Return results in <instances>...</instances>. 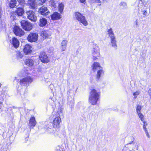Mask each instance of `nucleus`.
I'll use <instances>...</instances> for the list:
<instances>
[{
    "label": "nucleus",
    "instance_id": "nucleus-1",
    "mask_svg": "<svg viewBox=\"0 0 151 151\" xmlns=\"http://www.w3.org/2000/svg\"><path fill=\"white\" fill-rule=\"evenodd\" d=\"M100 93L99 91L94 89H92L89 96V102L91 105H96L100 98Z\"/></svg>",
    "mask_w": 151,
    "mask_h": 151
},
{
    "label": "nucleus",
    "instance_id": "nucleus-2",
    "mask_svg": "<svg viewBox=\"0 0 151 151\" xmlns=\"http://www.w3.org/2000/svg\"><path fill=\"white\" fill-rule=\"evenodd\" d=\"M20 23L22 27L25 30L29 31L32 29V25L31 23L24 20H22Z\"/></svg>",
    "mask_w": 151,
    "mask_h": 151
},
{
    "label": "nucleus",
    "instance_id": "nucleus-3",
    "mask_svg": "<svg viewBox=\"0 0 151 151\" xmlns=\"http://www.w3.org/2000/svg\"><path fill=\"white\" fill-rule=\"evenodd\" d=\"M76 19L84 26H86L88 25V22L86 20L85 17L80 13L76 12Z\"/></svg>",
    "mask_w": 151,
    "mask_h": 151
},
{
    "label": "nucleus",
    "instance_id": "nucleus-4",
    "mask_svg": "<svg viewBox=\"0 0 151 151\" xmlns=\"http://www.w3.org/2000/svg\"><path fill=\"white\" fill-rule=\"evenodd\" d=\"M26 14L29 19L34 22L36 21L37 17L35 15V13L33 11L29 10L27 12Z\"/></svg>",
    "mask_w": 151,
    "mask_h": 151
},
{
    "label": "nucleus",
    "instance_id": "nucleus-5",
    "mask_svg": "<svg viewBox=\"0 0 151 151\" xmlns=\"http://www.w3.org/2000/svg\"><path fill=\"white\" fill-rule=\"evenodd\" d=\"M38 35L37 33H31L28 35L27 40L30 42L37 41L38 39Z\"/></svg>",
    "mask_w": 151,
    "mask_h": 151
},
{
    "label": "nucleus",
    "instance_id": "nucleus-6",
    "mask_svg": "<svg viewBox=\"0 0 151 151\" xmlns=\"http://www.w3.org/2000/svg\"><path fill=\"white\" fill-rule=\"evenodd\" d=\"M23 9L21 8H18L14 12H13L11 15V18L12 19L14 20L15 19V17L14 15L17 14L18 16H21L24 13Z\"/></svg>",
    "mask_w": 151,
    "mask_h": 151
},
{
    "label": "nucleus",
    "instance_id": "nucleus-7",
    "mask_svg": "<svg viewBox=\"0 0 151 151\" xmlns=\"http://www.w3.org/2000/svg\"><path fill=\"white\" fill-rule=\"evenodd\" d=\"M13 32L16 35L19 37L23 36L24 34V31L18 26H15L14 27Z\"/></svg>",
    "mask_w": 151,
    "mask_h": 151
},
{
    "label": "nucleus",
    "instance_id": "nucleus-8",
    "mask_svg": "<svg viewBox=\"0 0 151 151\" xmlns=\"http://www.w3.org/2000/svg\"><path fill=\"white\" fill-rule=\"evenodd\" d=\"M40 58L41 62L44 63H47L49 62V59L45 52H41L40 55Z\"/></svg>",
    "mask_w": 151,
    "mask_h": 151
},
{
    "label": "nucleus",
    "instance_id": "nucleus-9",
    "mask_svg": "<svg viewBox=\"0 0 151 151\" xmlns=\"http://www.w3.org/2000/svg\"><path fill=\"white\" fill-rule=\"evenodd\" d=\"M25 63L26 65L29 67H32L36 64V62L35 59L31 58H28L26 59Z\"/></svg>",
    "mask_w": 151,
    "mask_h": 151
},
{
    "label": "nucleus",
    "instance_id": "nucleus-10",
    "mask_svg": "<svg viewBox=\"0 0 151 151\" xmlns=\"http://www.w3.org/2000/svg\"><path fill=\"white\" fill-rule=\"evenodd\" d=\"M33 81V79L30 77H27L20 80L21 84L24 85L31 83Z\"/></svg>",
    "mask_w": 151,
    "mask_h": 151
},
{
    "label": "nucleus",
    "instance_id": "nucleus-11",
    "mask_svg": "<svg viewBox=\"0 0 151 151\" xmlns=\"http://www.w3.org/2000/svg\"><path fill=\"white\" fill-rule=\"evenodd\" d=\"M39 12L41 15L45 16L47 15L50 13L47 8L44 6H42L39 9Z\"/></svg>",
    "mask_w": 151,
    "mask_h": 151
},
{
    "label": "nucleus",
    "instance_id": "nucleus-12",
    "mask_svg": "<svg viewBox=\"0 0 151 151\" xmlns=\"http://www.w3.org/2000/svg\"><path fill=\"white\" fill-rule=\"evenodd\" d=\"M32 50V46L28 44H27L24 46L23 51L25 55H28L31 53Z\"/></svg>",
    "mask_w": 151,
    "mask_h": 151
},
{
    "label": "nucleus",
    "instance_id": "nucleus-13",
    "mask_svg": "<svg viewBox=\"0 0 151 151\" xmlns=\"http://www.w3.org/2000/svg\"><path fill=\"white\" fill-rule=\"evenodd\" d=\"M92 55L93 56V59L95 60L97 58V57L99 56L100 53L99 52V48L98 47L94 48L92 50Z\"/></svg>",
    "mask_w": 151,
    "mask_h": 151
},
{
    "label": "nucleus",
    "instance_id": "nucleus-14",
    "mask_svg": "<svg viewBox=\"0 0 151 151\" xmlns=\"http://www.w3.org/2000/svg\"><path fill=\"white\" fill-rule=\"evenodd\" d=\"M27 4L30 8L35 9L37 6L38 4L36 0H28Z\"/></svg>",
    "mask_w": 151,
    "mask_h": 151
},
{
    "label": "nucleus",
    "instance_id": "nucleus-15",
    "mask_svg": "<svg viewBox=\"0 0 151 151\" xmlns=\"http://www.w3.org/2000/svg\"><path fill=\"white\" fill-rule=\"evenodd\" d=\"M141 109L142 107L141 106L138 105L136 108V111L137 115L141 120V121H143L144 116L141 112Z\"/></svg>",
    "mask_w": 151,
    "mask_h": 151
},
{
    "label": "nucleus",
    "instance_id": "nucleus-16",
    "mask_svg": "<svg viewBox=\"0 0 151 151\" xmlns=\"http://www.w3.org/2000/svg\"><path fill=\"white\" fill-rule=\"evenodd\" d=\"M61 122V118L60 117H57L54 119L53 126L54 128L58 127Z\"/></svg>",
    "mask_w": 151,
    "mask_h": 151
},
{
    "label": "nucleus",
    "instance_id": "nucleus-17",
    "mask_svg": "<svg viewBox=\"0 0 151 151\" xmlns=\"http://www.w3.org/2000/svg\"><path fill=\"white\" fill-rule=\"evenodd\" d=\"M61 15L58 12H54L51 16V19L53 20H57L61 18Z\"/></svg>",
    "mask_w": 151,
    "mask_h": 151
},
{
    "label": "nucleus",
    "instance_id": "nucleus-18",
    "mask_svg": "<svg viewBox=\"0 0 151 151\" xmlns=\"http://www.w3.org/2000/svg\"><path fill=\"white\" fill-rule=\"evenodd\" d=\"M11 43L15 48H17L19 46V41L16 38H12L11 41Z\"/></svg>",
    "mask_w": 151,
    "mask_h": 151
},
{
    "label": "nucleus",
    "instance_id": "nucleus-19",
    "mask_svg": "<svg viewBox=\"0 0 151 151\" xmlns=\"http://www.w3.org/2000/svg\"><path fill=\"white\" fill-rule=\"evenodd\" d=\"M92 69L93 71H95L101 68L99 63L97 62H94L92 65Z\"/></svg>",
    "mask_w": 151,
    "mask_h": 151
},
{
    "label": "nucleus",
    "instance_id": "nucleus-20",
    "mask_svg": "<svg viewBox=\"0 0 151 151\" xmlns=\"http://www.w3.org/2000/svg\"><path fill=\"white\" fill-rule=\"evenodd\" d=\"M36 124V122L35 118L33 116L31 117L29 120V126L31 127H33L35 126Z\"/></svg>",
    "mask_w": 151,
    "mask_h": 151
},
{
    "label": "nucleus",
    "instance_id": "nucleus-21",
    "mask_svg": "<svg viewBox=\"0 0 151 151\" xmlns=\"http://www.w3.org/2000/svg\"><path fill=\"white\" fill-rule=\"evenodd\" d=\"M64 7V4L63 2H59L58 6V11L62 13L63 11Z\"/></svg>",
    "mask_w": 151,
    "mask_h": 151
},
{
    "label": "nucleus",
    "instance_id": "nucleus-22",
    "mask_svg": "<svg viewBox=\"0 0 151 151\" xmlns=\"http://www.w3.org/2000/svg\"><path fill=\"white\" fill-rule=\"evenodd\" d=\"M68 41L67 40H64L62 41L61 43V49L63 51H65L66 48Z\"/></svg>",
    "mask_w": 151,
    "mask_h": 151
},
{
    "label": "nucleus",
    "instance_id": "nucleus-23",
    "mask_svg": "<svg viewBox=\"0 0 151 151\" xmlns=\"http://www.w3.org/2000/svg\"><path fill=\"white\" fill-rule=\"evenodd\" d=\"M47 23V19L45 18L40 19L39 20V25L41 27H43L45 26Z\"/></svg>",
    "mask_w": 151,
    "mask_h": 151
},
{
    "label": "nucleus",
    "instance_id": "nucleus-24",
    "mask_svg": "<svg viewBox=\"0 0 151 151\" xmlns=\"http://www.w3.org/2000/svg\"><path fill=\"white\" fill-rule=\"evenodd\" d=\"M104 73V71L102 69V68L97 71L96 74V79L97 80H98L99 79L101 76H102Z\"/></svg>",
    "mask_w": 151,
    "mask_h": 151
},
{
    "label": "nucleus",
    "instance_id": "nucleus-25",
    "mask_svg": "<svg viewBox=\"0 0 151 151\" xmlns=\"http://www.w3.org/2000/svg\"><path fill=\"white\" fill-rule=\"evenodd\" d=\"M50 34L47 31H44L42 32L41 35L43 38H46L50 36Z\"/></svg>",
    "mask_w": 151,
    "mask_h": 151
},
{
    "label": "nucleus",
    "instance_id": "nucleus-26",
    "mask_svg": "<svg viewBox=\"0 0 151 151\" xmlns=\"http://www.w3.org/2000/svg\"><path fill=\"white\" fill-rule=\"evenodd\" d=\"M17 2L15 0H11L9 6L13 8L16 6Z\"/></svg>",
    "mask_w": 151,
    "mask_h": 151
},
{
    "label": "nucleus",
    "instance_id": "nucleus-27",
    "mask_svg": "<svg viewBox=\"0 0 151 151\" xmlns=\"http://www.w3.org/2000/svg\"><path fill=\"white\" fill-rule=\"evenodd\" d=\"M111 43L112 47L116 48L117 47L116 42L115 39H112L111 40Z\"/></svg>",
    "mask_w": 151,
    "mask_h": 151
},
{
    "label": "nucleus",
    "instance_id": "nucleus-28",
    "mask_svg": "<svg viewBox=\"0 0 151 151\" xmlns=\"http://www.w3.org/2000/svg\"><path fill=\"white\" fill-rule=\"evenodd\" d=\"M120 8L121 9H125L127 8V4L124 2H121L120 4Z\"/></svg>",
    "mask_w": 151,
    "mask_h": 151
},
{
    "label": "nucleus",
    "instance_id": "nucleus-29",
    "mask_svg": "<svg viewBox=\"0 0 151 151\" xmlns=\"http://www.w3.org/2000/svg\"><path fill=\"white\" fill-rule=\"evenodd\" d=\"M50 3L52 7L54 8H56L57 6V2L55 1L54 0H51L50 2Z\"/></svg>",
    "mask_w": 151,
    "mask_h": 151
},
{
    "label": "nucleus",
    "instance_id": "nucleus-30",
    "mask_svg": "<svg viewBox=\"0 0 151 151\" xmlns=\"http://www.w3.org/2000/svg\"><path fill=\"white\" fill-rule=\"evenodd\" d=\"M18 60L22 59L23 57V55L21 52H17L16 54Z\"/></svg>",
    "mask_w": 151,
    "mask_h": 151
},
{
    "label": "nucleus",
    "instance_id": "nucleus-31",
    "mask_svg": "<svg viewBox=\"0 0 151 151\" xmlns=\"http://www.w3.org/2000/svg\"><path fill=\"white\" fill-rule=\"evenodd\" d=\"M138 9H140L143 7L144 6L143 4L142 1H139V2L138 5Z\"/></svg>",
    "mask_w": 151,
    "mask_h": 151
},
{
    "label": "nucleus",
    "instance_id": "nucleus-32",
    "mask_svg": "<svg viewBox=\"0 0 151 151\" xmlns=\"http://www.w3.org/2000/svg\"><path fill=\"white\" fill-rule=\"evenodd\" d=\"M140 91H136L134 92L133 93V96H134V98L136 99L137 98V96L139 95L140 93Z\"/></svg>",
    "mask_w": 151,
    "mask_h": 151
},
{
    "label": "nucleus",
    "instance_id": "nucleus-33",
    "mask_svg": "<svg viewBox=\"0 0 151 151\" xmlns=\"http://www.w3.org/2000/svg\"><path fill=\"white\" fill-rule=\"evenodd\" d=\"M47 0H39L37 1L38 2V5H42L44 3H45Z\"/></svg>",
    "mask_w": 151,
    "mask_h": 151
},
{
    "label": "nucleus",
    "instance_id": "nucleus-34",
    "mask_svg": "<svg viewBox=\"0 0 151 151\" xmlns=\"http://www.w3.org/2000/svg\"><path fill=\"white\" fill-rule=\"evenodd\" d=\"M142 122H143L144 123V124L143 125V128L144 130H146V129H147L146 127V126L147 125V124L144 121V118H143V121Z\"/></svg>",
    "mask_w": 151,
    "mask_h": 151
},
{
    "label": "nucleus",
    "instance_id": "nucleus-35",
    "mask_svg": "<svg viewBox=\"0 0 151 151\" xmlns=\"http://www.w3.org/2000/svg\"><path fill=\"white\" fill-rule=\"evenodd\" d=\"M90 114L91 115V116H94V117H96L97 116V114L94 112H91L90 113Z\"/></svg>",
    "mask_w": 151,
    "mask_h": 151
},
{
    "label": "nucleus",
    "instance_id": "nucleus-36",
    "mask_svg": "<svg viewBox=\"0 0 151 151\" xmlns=\"http://www.w3.org/2000/svg\"><path fill=\"white\" fill-rule=\"evenodd\" d=\"M108 32L109 35L114 33L113 31L112 30V29H110L108 30Z\"/></svg>",
    "mask_w": 151,
    "mask_h": 151
},
{
    "label": "nucleus",
    "instance_id": "nucleus-37",
    "mask_svg": "<svg viewBox=\"0 0 151 151\" xmlns=\"http://www.w3.org/2000/svg\"><path fill=\"white\" fill-rule=\"evenodd\" d=\"M141 11L143 15L145 16L147 14V13L146 10H143L142 9L141 10Z\"/></svg>",
    "mask_w": 151,
    "mask_h": 151
},
{
    "label": "nucleus",
    "instance_id": "nucleus-38",
    "mask_svg": "<svg viewBox=\"0 0 151 151\" xmlns=\"http://www.w3.org/2000/svg\"><path fill=\"white\" fill-rule=\"evenodd\" d=\"M110 37V38L111 40L113 39H115V38L114 37V33H113L112 34H111L110 35H109Z\"/></svg>",
    "mask_w": 151,
    "mask_h": 151
},
{
    "label": "nucleus",
    "instance_id": "nucleus-39",
    "mask_svg": "<svg viewBox=\"0 0 151 151\" xmlns=\"http://www.w3.org/2000/svg\"><path fill=\"white\" fill-rule=\"evenodd\" d=\"M92 3H94L96 2L97 3H100L101 2V1L100 0H91Z\"/></svg>",
    "mask_w": 151,
    "mask_h": 151
},
{
    "label": "nucleus",
    "instance_id": "nucleus-40",
    "mask_svg": "<svg viewBox=\"0 0 151 151\" xmlns=\"http://www.w3.org/2000/svg\"><path fill=\"white\" fill-rule=\"evenodd\" d=\"M144 130L145 132V133H146V135H147V136L148 137H149V135L148 133L147 132V129H146V130Z\"/></svg>",
    "mask_w": 151,
    "mask_h": 151
},
{
    "label": "nucleus",
    "instance_id": "nucleus-41",
    "mask_svg": "<svg viewBox=\"0 0 151 151\" xmlns=\"http://www.w3.org/2000/svg\"><path fill=\"white\" fill-rule=\"evenodd\" d=\"M148 92L150 96V98L151 99V88H150L149 91H148Z\"/></svg>",
    "mask_w": 151,
    "mask_h": 151
},
{
    "label": "nucleus",
    "instance_id": "nucleus-42",
    "mask_svg": "<svg viewBox=\"0 0 151 151\" xmlns=\"http://www.w3.org/2000/svg\"><path fill=\"white\" fill-rule=\"evenodd\" d=\"M81 2L85 4V3L86 0H80Z\"/></svg>",
    "mask_w": 151,
    "mask_h": 151
},
{
    "label": "nucleus",
    "instance_id": "nucleus-43",
    "mask_svg": "<svg viewBox=\"0 0 151 151\" xmlns=\"http://www.w3.org/2000/svg\"><path fill=\"white\" fill-rule=\"evenodd\" d=\"M138 20H136L135 21V23H136V26H137L138 25Z\"/></svg>",
    "mask_w": 151,
    "mask_h": 151
},
{
    "label": "nucleus",
    "instance_id": "nucleus-44",
    "mask_svg": "<svg viewBox=\"0 0 151 151\" xmlns=\"http://www.w3.org/2000/svg\"><path fill=\"white\" fill-rule=\"evenodd\" d=\"M132 142H133V141H132L130 143H129L128 144H127V145H129V144H132Z\"/></svg>",
    "mask_w": 151,
    "mask_h": 151
},
{
    "label": "nucleus",
    "instance_id": "nucleus-45",
    "mask_svg": "<svg viewBox=\"0 0 151 151\" xmlns=\"http://www.w3.org/2000/svg\"><path fill=\"white\" fill-rule=\"evenodd\" d=\"M100 5H101V4H99V6H100Z\"/></svg>",
    "mask_w": 151,
    "mask_h": 151
}]
</instances>
